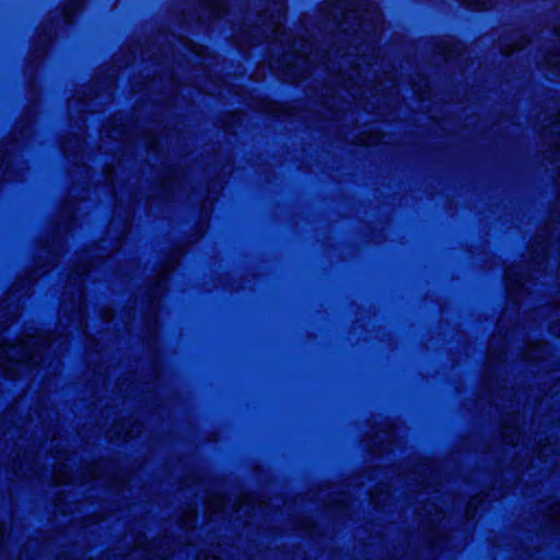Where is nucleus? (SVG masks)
Instances as JSON below:
<instances>
[{"label": "nucleus", "instance_id": "nucleus-1", "mask_svg": "<svg viewBox=\"0 0 560 560\" xmlns=\"http://www.w3.org/2000/svg\"><path fill=\"white\" fill-rule=\"evenodd\" d=\"M34 345H37L34 339L23 340L19 346L16 361L23 362L25 364L31 363L33 361V354L30 351V347Z\"/></svg>", "mask_w": 560, "mask_h": 560}]
</instances>
